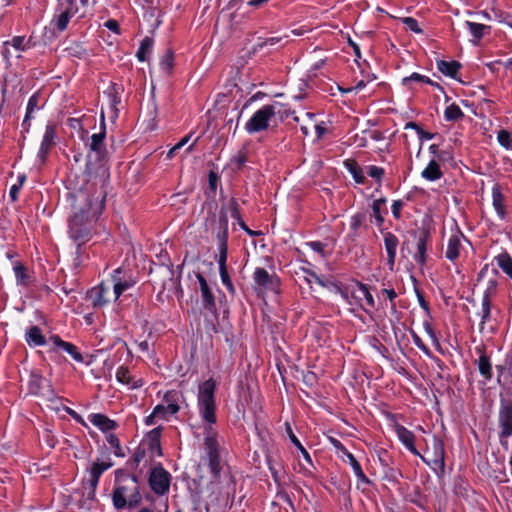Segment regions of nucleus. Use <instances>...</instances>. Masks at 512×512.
Masks as SVG:
<instances>
[{"label": "nucleus", "instance_id": "nucleus-1", "mask_svg": "<svg viewBox=\"0 0 512 512\" xmlns=\"http://www.w3.org/2000/svg\"><path fill=\"white\" fill-rule=\"evenodd\" d=\"M92 185L68 194L73 214L69 219V237L76 244L77 258L82 254V246L95 234V224L105 208L106 191L103 187L91 192Z\"/></svg>", "mask_w": 512, "mask_h": 512}, {"label": "nucleus", "instance_id": "nucleus-2", "mask_svg": "<svg viewBox=\"0 0 512 512\" xmlns=\"http://www.w3.org/2000/svg\"><path fill=\"white\" fill-rule=\"evenodd\" d=\"M110 498L116 511L133 510L139 507L142 503V494L138 476L123 468L116 469Z\"/></svg>", "mask_w": 512, "mask_h": 512}, {"label": "nucleus", "instance_id": "nucleus-3", "mask_svg": "<svg viewBox=\"0 0 512 512\" xmlns=\"http://www.w3.org/2000/svg\"><path fill=\"white\" fill-rule=\"evenodd\" d=\"M101 126L102 131L99 133H94L91 136L84 172L89 177V181L93 177L95 179L99 178L95 184L100 183L101 187H103L104 183L109 177L108 168L106 167L107 149L104 142L106 137V130L103 115L101 117Z\"/></svg>", "mask_w": 512, "mask_h": 512}, {"label": "nucleus", "instance_id": "nucleus-4", "mask_svg": "<svg viewBox=\"0 0 512 512\" xmlns=\"http://www.w3.org/2000/svg\"><path fill=\"white\" fill-rule=\"evenodd\" d=\"M335 292L350 306H355L370 315L375 308V299L370 292L368 285L353 279L351 284L341 286L333 283Z\"/></svg>", "mask_w": 512, "mask_h": 512}, {"label": "nucleus", "instance_id": "nucleus-5", "mask_svg": "<svg viewBox=\"0 0 512 512\" xmlns=\"http://www.w3.org/2000/svg\"><path fill=\"white\" fill-rule=\"evenodd\" d=\"M216 386V381L213 378H209L199 385L197 397L199 414L202 420L209 424H215L217 421L215 401Z\"/></svg>", "mask_w": 512, "mask_h": 512}, {"label": "nucleus", "instance_id": "nucleus-6", "mask_svg": "<svg viewBox=\"0 0 512 512\" xmlns=\"http://www.w3.org/2000/svg\"><path fill=\"white\" fill-rule=\"evenodd\" d=\"M281 107L282 104L279 102L263 105L260 109L255 111L251 118L246 122V132L248 134H255L266 131L276 114L281 113Z\"/></svg>", "mask_w": 512, "mask_h": 512}, {"label": "nucleus", "instance_id": "nucleus-7", "mask_svg": "<svg viewBox=\"0 0 512 512\" xmlns=\"http://www.w3.org/2000/svg\"><path fill=\"white\" fill-rule=\"evenodd\" d=\"M79 12L77 0H57L49 27L54 33L64 32L72 17Z\"/></svg>", "mask_w": 512, "mask_h": 512}, {"label": "nucleus", "instance_id": "nucleus-8", "mask_svg": "<svg viewBox=\"0 0 512 512\" xmlns=\"http://www.w3.org/2000/svg\"><path fill=\"white\" fill-rule=\"evenodd\" d=\"M512 390L507 388L505 393L500 394L498 412V436L500 441L507 440L512 436Z\"/></svg>", "mask_w": 512, "mask_h": 512}, {"label": "nucleus", "instance_id": "nucleus-9", "mask_svg": "<svg viewBox=\"0 0 512 512\" xmlns=\"http://www.w3.org/2000/svg\"><path fill=\"white\" fill-rule=\"evenodd\" d=\"M411 235L416 241V253L413 258L418 265L423 267L427 263V251L428 246L431 245L432 233L429 228L421 227L412 231Z\"/></svg>", "mask_w": 512, "mask_h": 512}, {"label": "nucleus", "instance_id": "nucleus-10", "mask_svg": "<svg viewBox=\"0 0 512 512\" xmlns=\"http://www.w3.org/2000/svg\"><path fill=\"white\" fill-rule=\"evenodd\" d=\"M111 282L113 288V300L117 301L125 291L137 283V280L132 273L123 268H117L113 271Z\"/></svg>", "mask_w": 512, "mask_h": 512}, {"label": "nucleus", "instance_id": "nucleus-11", "mask_svg": "<svg viewBox=\"0 0 512 512\" xmlns=\"http://www.w3.org/2000/svg\"><path fill=\"white\" fill-rule=\"evenodd\" d=\"M171 475L162 466L155 467L149 475V486L157 495H164L169 491Z\"/></svg>", "mask_w": 512, "mask_h": 512}, {"label": "nucleus", "instance_id": "nucleus-12", "mask_svg": "<svg viewBox=\"0 0 512 512\" xmlns=\"http://www.w3.org/2000/svg\"><path fill=\"white\" fill-rule=\"evenodd\" d=\"M112 297L113 294L110 284L104 281L87 292V300L94 309L106 306L111 301Z\"/></svg>", "mask_w": 512, "mask_h": 512}, {"label": "nucleus", "instance_id": "nucleus-13", "mask_svg": "<svg viewBox=\"0 0 512 512\" xmlns=\"http://www.w3.org/2000/svg\"><path fill=\"white\" fill-rule=\"evenodd\" d=\"M196 278L200 286L202 308L212 314L215 318H218L216 297L212 292V289L210 288L206 278L201 273H197Z\"/></svg>", "mask_w": 512, "mask_h": 512}, {"label": "nucleus", "instance_id": "nucleus-14", "mask_svg": "<svg viewBox=\"0 0 512 512\" xmlns=\"http://www.w3.org/2000/svg\"><path fill=\"white\" fill-rule=\"evenodd\" d=\"M204 445L207 451L210 472L215 479L219 478L221 465L217 439L214 436H207Z\"/></svg>", "mask_w": 512, "mask_h": 512}, {"label": "nucleus", "instance_id": "nucleus-15", "mask_svg": "<svg viewBox=\"0 0 512 512\" xmlns=\"http://www.w3.org/2000/svg\"><path fill=\"white\" fill-rule=\"evenodd\" d=\"M56 138V125L52 123L47 124L37 153V159L41 164L46 163L50 151L56 145Z\"/></svg>", "mask_w": 512, "mask_h": 512}, {"label": "nucleus", "instance_id": "nucleus-16", "mask_svg": "<svg viewBox=\"0 0 512 512\" xmlns=\"http://www.w3.org/2000/svg\"><path fill=\"white\" fill-rule=\"evenodd\" d=\"M113 466V462H94L88 470V478L83 479V487L94 495L102 474Z\"/></svg>", "mask_w": 512, "mask_h": 512}, {"label": "nucleus", "instance_id": "nucleus-17", "mask_svg": "<svg viewBox=\"0 0 512 512\" xmlns=\"http://www.w3.org/2000/svg\"><path fill=\"white\" fill-rule=\"evenodd\" d=\"M48 341L53 345L49 352H58L59 350H62L70 355L74 361L78 363H82L84 361L78 347L71 342L64 341L59 335L52 334L48 338Z\"/></svg>", "mask_w": 512, "mask_h": 512}, {"label": "nucleus", "instance_id": "nucleus-18", "mask_svg": "<svg viewBox=\"0 0 512 512\" xmlns=\"http://www.w3.org/2000/svg\"><path fill=\"white\" fill-rule=\"evenodd\" d=\"M253 280L256 285L267 291L278 292L280 287L279 278L271 275L265 268L257 267L253 273Z\"/></svg>", "mask_w": 512, "mask_h": 512}, {"label": "nucleus", "instance_id": "nucleus-19", "mask_svg": "<svg viewBox=\"0 0 512 512\" xmlns=\"http://www.w3.org/2000/svg\"><path fill=\"white\" fill-rule=\"evenodd\" d=\"M465 240L469 242L467 237L463 234L459 227H457V231L455 234H452L447 243V249L445 252V257L451 261L455 262L460 257L461 249L463 248L461 240Z\"/></svg>", "mask_w": 512, "mask_h": 512}, {"label": "nucleus", "instance_id": "nucleus-20", "mask_svg": "<svg viewBox=\"0 0 512 512\" xmlns=\"http://www.w3.org/2000/svg\"><path fill=\"white\" fill-rule=\"evenodd\" d=\"M13 272L17 286L28 288L36 281L34 272L20 261L13 263Z\"/></svg>", "mask_w": 512, "mask_h": 512}, {"label": "nucleus", "instance_id": "nucleus-21", "mask_svg": "<svg viewBox=\"0 0 512 512\" xmlns=\"http://www.w3.org/2000/svg\"><path fill=\"white\" fill-rule=\"evenodd\" d=\"M382 234L385 251L387 253V265L390 270H393L396 262V252L399 245V239L395 234L389 231H383Z\"/></svg>", "mask_w": 512, "mask_h": 512}, {"label": "nucleus", "instance_id": "nucleus-22", "mask_svg": "<svg viewBox=\"0 0 512 512\" xmlns=\"http://www.w3.org/2000/svg\"><path fill=\"white\" fill-rule=\"evenodd\" d=\"M395 432L399 441L405 446V448L415 456H420V452L415 446L416 437L412 431L407 429L405 426L397 424L395 426Z\"/></svg>", "mask_w": 512, "mask_h": 512}, {"label": "nucleus", "instance_id": "nucleus-23", "mask_svg": "<svg viewBox=\"0 0 512 512\" xmlns=\"http://www.w3.org/2000/svg\"><path fill=\"white\" fill-rule=\"evenodd\" d=\"M492 194V206L497 213V216L501 220H505L507 217V211L505 206V196L502 192V187L499 183H495L491 189Z\"/></svg>", "mask_w": 512, "mask_h": 512}, {"label": "nucleus", "instance_id": "nucleus-24", "mask_svg": "<svg viewBox=\"0 0 512 512\" xmlns=\"http://www.w3.org/2000/svg\"><path fill=\"white\" fill-rule=\"evenodd\" d=\"M475 351L479 353V358L476 361L479 373L486 381H490L493 377L490 357L486 354L484 346L475 347Z\"/></svg>", "mask_w": 512, "mask_h": 512}, {"label": "nucleus", "instance_id": "nucleus-25", "mask_svg": "<svg viewBox=\"0 0 512 512\" xmlns=\"http://www.w3.org/2000/svg\"><path fill=\"white\" fill-rule=\"evenodd\" d=\"M497 383L500 386L512 383V352L506 354L504 363L496 365Z\"/></svg>", "mask_w": 512, "mask_h": 512}, {"label": "nucleus", "instance_id": "nucleus-26", "mask_svg": "<svg viewBox=\"0 0 512 512\" xmlns=\"http://www.w3.org/2000/svg\"><path fill=\"white\" fill-rule=\"evenodd\" d=\"M215 224V237L217 241H228V215L225 208H221L218 214V219L214 220Z\"/></svg>", "mask_w": 512, "mask_h": 512}, {"label": "nucleus", "instance_id": "nucleus-27", "mask_svg": "<svg viewBox=\"0 0 512 512\" xmlns=\"http://www.w3.org/2000/svg\"><path fill=\"white\" fill-rule=\"evenodd\" d=\"M24 338L28 346L32 348L44 346L47 344L48 341L46 337L43 335L41 328L37 325H32L28 327L25 330Z\"/></svg>", "mask_w": 512, "mask_h": 512}, {"label": "nucleus", "instance_id": "nucleus-28", "mask_svg": "<svg viewBox=\"0 0 512 512\" xmlns=\"http://www.w3.org/2000/svg\"><path fill=\"white\" fill-rule=\"evenodd\" d=\"M360 229H368L365 212H357L350 217V233L348 236L351 240H356L360 236Z\"/></svg>", "mask_w": 512, "mask_h": 512}, {"label": "nucleus", "instance_id": "nucleus-29", "mask_svg": "<svg viewBox=\"0 0 512 512\" xmlns=\"http://www.w3.org/2000/svg\"><path fill=\"white\" fill-rule=\"evenodd\" d=\"M116 380L121 384L129 385L131 389H139L145 383L142 378L134 379L131 377L129 368L124 365H121L117 368Z\"/></svg>", "mask_w": 512, "mask_h": 512}, {"label": "nucleus", "instance_id": "nucleus-30", "mask_svg": "<svg viewBox=\"0 0 512 512\" xmlns=\"http://www.w3.org/2000/svg\"><path fill=\"white\" fill-rule=\"evenodd\" d=\"M184 399L182 392L177 390H168L163 396V402L166 405L170 415H175L180 411V401Z\"/></svg>", "mask_w": 512, "mask_h": 512}, {"label": "nucleus", "instance_id": "nucleus-31", "mask_svg": "<svg viewBox=\"0 0 512 512\" xmlns=\"http://www.w3.org/2000/svg\"><path fill=\"white\" fill-rule=\"evenodd\" d=\"M436 67L439 72L443 75L450 77L455 80H459L458 73L462 68V64L456 60L446 61V60H437Z\"/></svg>", "mask_w": 512, "mask_h": 512}, {"label": "nucleus", "instance_id": "nucleus-32", "mask_svg": "<svg viewBox=\"0 0 512 512\" xmlns=\"http://www.w3.org/2000/svg\"><path fill=\"white\" fill-rule=\"evenodd\" d=\"M89 421L102 432L115 430L118 424L104 414L93 413L88 416Z\"/></svg>", "mask_w": 512, "mask_h": 512}, {"label": "nucleus", "instance_id": "nucleus-33", "mask_svg": "<svg viewBox=\"0 0 512 512\" xmlns=\"http://www.w3.org/2000/svg\"><path fill=\"white\" fill-rule=\"evenodd\" d=\"M386 198L382 197L376 199L371 204L372 214L371 217L374 218L375 224L379 228L380 232L383 233V224L385 222V218L383 214H387V209L383 207L386 204Z\"/></svg>", "mask_w": 512, "mask_h": 512}, {"label": "nucleus", "instance_id": "nucleus-34", "mask_svg": "<svg viewBox=\"0 0 512 512\" xmlns=\"http://www.w3.org/2000/svg\"><path fill=\"white\" fill-rule=\"evenodd\" d=\"M285 432L287 436L289 437L291 443L299 450L301 455L303 456L304 460L309 464L313 465L312 458L306 448L301 444L300 440L297 438V436L294 434L291 424L286 421L284 423Z\"/></svg>", "mask_w": 512, "mask_h": 512}, {"label": "nucleus", "instance_id": "nucleus-35", "mask_svg": "<svg viewBox=\"0 0 512 512\" xmlns=\"http://www.w3.org/2000/svg\"><path fill=\"white\" fill-rule=\"evenodd\" d=\"M421 177L427 181H437L443 177V172L436 159L430 160L426 168L421 172Z\"/></svg>", "mask_w": 512, "mask_h": 512}, {"label": "nucleus", "instance_id": "nucleus-36", "mask_svg": "<svg viewBox=\"0 0 512 512\" xmlns=\"http://www.w3.org/2000/svg\"><path fill=\"white\" fill-rule=\"evenodd\" d=\"M343 164L357 184H365L366 177L364 176L361 166L355 159H346Z\"/></svg>", "mask_w": 512, "mask_h": 512}, {"label": "nucleus", "instance_id": "nucleus-37", "mask_svg": "<svg viewBox=\"0 0 512 512\" xmlns=\"http://www.w3.org/2000/svg\"><path fill=\"white\" fill-rule=\"evenodd\" d=\"M161 433H162V427L158 426V427L152 429L147 435L149 450L152 453L156 452L159 456L162 455Z\"/></svg>", "mask_w": 512, "mask_h": 512}, {"label": "nucleus", "instance_id": "nucleus-38", "mask_svg": "<svg viewBox=\"0 0 512 512\" xmlns=\"http://www.w3.org/2000/svg\"><path fill=\"white\" fill-rule=\"evenodd\" d=\"M124 91V87L121 84L118 83H111L108 87V90L106 92L111 107L115 110L117 113L118 109L117 106L121 103V96Z\"/></svg>", "mask_w": 512, "mask_h": 512}, {"label": "nucleus", "instance_id": "nucleus-39", "mask_svg": "<svg viewBox=\"0 0 512 512\" xmlns=\"http://www.w3.org/2000/svg\"><path fill=\"white\" fill-rule=\"evenodd\" d=\"M493 276L490 277L486 283V288L483 292V299L493 300L496 297L498 291V276L499 272L497 269H492Z\"/></svg>", "mask_w": 512, "mask_h": 512}, {"label": "nucleus", "instance_id": "nucleus-40", "mask_svg": "<svg viewBox=\"0 0 512 512\" xmlns=\"http://www.w3.org/2000/svg\"><path fill=\"white\" fill-rule=\"evenodd\" d=\"M421 460L428 465L438 476V478H442L445 474V458H426L424 455L420 453Z\"/></svg>", "mask_w": 512, "mask_h": 512}, {"label": "nucleus", "instance_id": "nucleus-41", "mask_svg": "<svg viewBox=\"0 0 512 512\" xmlns=\"http://www.w3.org/2000/svg\"><path fill=\"white\" fill-rule=\"evenodd\" d=\"M154 46L153 38L149 36H145L141 42L140 46L136 52V57L139 62H144L147 60L148 56L152 53Z\"/></svg>", "mask_w": 512, "mask_h": 512}, {"label": "nucleus", "instance_id": "nucleus-42", "mask_svg": "<svg viewBox=\"0 0 512 512\" xmlns=\"http://www.w3.org/2000/svg\"><path fill=\"white\" fill-rule=\"evenodd\" d=\"M494 261H496L498 267L510 278L512 279V257L507 252L504 251L497 256L494 257Z\"/></svg>", "mask_w": 512, "mask_h": 512}, {"label": "nucleus", "instance_id": "nucleus-43", "mask_svg": "<svg viewBox=\"0 0 512 512\" xmlns=\"http://www.w3.org/2000/svg\"><path fill=\"white\" fill-rule=\"evenodd\" d=\"M466 28L469 30L470 34L477 40H481L486 33H489L491 30V26L476 23L472 21L465 22Z\"/></svg>", "mask_w": 512, "mask_h": 512}, {"label": "nucleus", "instance_id": "nucleus-44", "mask_svg": "<svg viewBox=\"0 0 512 512\" xmlns=\"http://www.w3.org/2000/svg\"><path fill=\"white\" fill-rule=\"evenodd\" d=\"M65 51L70 57H74L80 60L86 59L89 56V53L82 42H71L65 48Z\"/></svg>", "mask_w": 512, "mask_h": 512}, {"label": "nucleus", "instance_id": "nucleus-45", "mask_svg": "<svg viewBox=\"0 0 512 512\" xmlns=\"http://www.w3.org/2000/svg\"><path fill=\"white\" fill-rule=\"evenodd\" d=\"M45 378L39 373H31L28 381V391L31 395L40 396L42 395L41 390Z\"/></svg>", "mask_w": 512, "mask_h": 512}, {"label": "nucleus", "instance_id": "nucleus-46", "mask_svg": "<svg viewBox=\"0 0 512 512\" xmlns=\"http://www.w3.org/2000/svg\"><path fill=\"white\" fill-rule=\"evenodd\" d=\"M464 116V112L456 103H451L444 111V118L448 122L461 120Z\"/></svg>", "mask_w": 512, "mask_h": 512}, {"label": "nucleus", "instance_id": "nucleus-47", "mask_svg": "<svg viewBox=\"0 0 512 512\" xmlns=\"http://www.w3.org/2000/svg\"><path fill=\"white\" fill-rule=\"evenodd\" d=\"M218 256L217 263L220 270L227 269V256H228V241H217Z\"/></svg>", "mask_w": 512, "mask_h": 512}, {"label": "nucleus", "instance_id": "nucleus-48", "mask_svg": "<svg viewBox=\"0 0 512 512\" xmlns=\"http://www.w3.org/2000/svg\"><path fill=\"white\" fill-rule=\"evenodd\" d=\"M248 162L247 152L240 150L236 155L230 159V166L233 171L240 172L245 164Z\"/></svg>", "mask_w": 512, "mask_h": 512}, {"label": "nucleus", "instance_id": "nucleus-49", "mask_svg": "<svg viewBox=\"0 0 512 512\" xmlns=\"http://www.w3.org/2000/svg\"><path fill=\"white\" fill-rule=\"evenodd\" d=\"M160 68L166 74H171L174 68V52L172 49H167L165 54L160 59Z\"/></svg>", "mask_w": 512, "mask_h": 512}, {"label": "nucleus", "instance_id": "nucleus-50", "mask_svg": "<svg viewBox=\"0 0 512 512\" xmlns=\"http://www.w3.org/2000/svg\"><path fill=\"white\" fill-rule=\"evenodd\" d=\"M491 307L492 300L483 299L481 303V312L478 313L481 317L480 328L483 329V326L490 321L491 319Z\"/></svg>", "mask_w": 512, "mask_h": 512}, {"label": "nucleus", "instance_id": "nucleus-51", "mask_svg": "<svg viewBox=\"0 0 512 512\" xmlns=\"http://www.w3.org/2000/svg\"><path fill=\"white\" fill-rule=\"evenodd\" d=\"M390 460L388 452L386 450H382L379 455V461L381 466L385 469L386 477L389 478V480H396V477L394 476L395 470L390 466Z\"/></svg>", "mask_w": 512, "mask_h": 512}, {"label": "nucleus", "instance_id": "nucleus-52", "mask_svg": "<svg viewBox=\"0 0 512 512\" xmlns=\"http://www.w3.org/2000/svg\"><path fill=\"white\" fill-rule=\"evenodd\" d=\"M430 458H445L446 451L444 442L437 436L433 437Z\"/></svg>", "mask_w": 512, "mask_h": 512}, {"label": "nucleus", "instance_id": "nucleus-53", "mask_svg": "<svg viewBox=\"0 0 512 512\" xmlns=\"http://www.w3.org/2000/svg\"><path fill=\"white\" fill-rule=\"evenodd\" d=\"M398 294L393 288H383L379 294L378 299L380 300L381 297H385L390 302V310L391 312H396V298Z\"/></svg>", "mask_w": 512, "mask_h": 512}, {"label": "nucleus", "instance_id": "nucleus-54", "mask_svg": "<svg viewBox=\"0 0 512 512\" xmlns=\"http://www.w3.org/2000/svg\"><path fill=\"white\" fill-rule=\"evenodd\" d=\"M282 40V37H270V38H262L258 37L257 42L253 46V52H258L262 50L265 46H274L278 43H280Z\"/></svg>", "mask_w": 512, "mask_h": 512}, {"label": "nucleus", "instance_id": "nucleus-55", "mask_svg": "<svg viewBox=\"0 0 512 512\" xmlns=\"http://www.w3.org/2000/svg\"><path fill=\"white\" fill-rule=\"evenodd\" d=\"M145 457L146 449L142 446H138L132 458L127 461V465H129L132 469H136L139 466V464L145 459Z\"/></svg>", "mask_w": 512, "mask_h": 512}, {"label": "nucleus", "instance_id": "nucleus-56", "mask_svg": "<svg viewBox=\"0 0 512 512\" xmlns=\"http://www.w3.org/2000/svg\"><path fill=\"white\" fill-rule=\"evenodd\" d=\"M108 444L114 449L113 453L116 457H124L125 453L121 447L120 441L116 434L109 433L106 437Z\"/></svg>", "mask_w": 512, "mask_h": 512}, {"label": "nucleus", "instance_id": "nucleus-57", "mask_svg": "<svg viewBox=\"0 0 512 512\" xmlns=\"http://www.w3.org/2000/svg\"><path fill=\"white\" fill-rule=\"evenodd\" d=\"M40 96L38 93H34L30 96L27 107H26V113L27 118H34L33 113L35 110H39L42 108V106L39 105Z\"/></svg>", "mask_w": 512, "mask_h": 512}, {"label": "nucleus", "instance_id": "nucleus-58", "mask_svg": "<svg viewBox=\"0 0 512 512\" xmlns=\"http://www.w3.org/2000/svg\"><path fill=\"white\" fill-rule=\"evenodd\" d=\"M497 141L505 149H510L512 143L510 132L505 129L499 130L497 133Z\"/></svg>", "mask_w": 512, "mask_h": 512}, {"label": "nucleus", "instance_id": "nucleus-59", "mask_svg": "<svg viewBox=\"0 0 512 512\" xmlns=\"http://www.w3.org/2000/svg\"><path fill=\"white\" fill-rule=\"evenodd\" d=\"M367 174L371 178L375 179L378 182L379 186H381L382 178L385 174L384 168L375 165H370L367 167Z\"/></svg>", "mask_w": 512, "mask_h": 512}, {"label": "nucleus", "instance_id": "nucleus-60", "mask_svg": "<svg viewBox=\"0 0 512 512\" xmlns=\"http://www.w3.org/2000/svg\"><path fill=\"white\" fill-rule=\"evenodd\" d=\"M229 211H230L231 217L237 221L238 225L241 223V221H244L241 216L240 206L238 204V201H237V199H235L233 197L229 200Z\"/></svg>", "mask_w": 512, "mask_h": 512}, {"label": "nucleus", "instance_id": "nucleus-61", "mask_svg": "<svg viewBox=\"0 0 512 512\" xmlns=\"http://www.w3.org/2000/svg\"><path fill=\"white\" fill-rule=\"evenodd\" d=\"M219 274H220V279H221L222 284L226 287L227 291L230 294L234 295L236 293V290H235V287H234V285L232 283V280L230 278L228 270L227 269L220 270Z\"/></svg>", "mask_w": 512, "mask_h": 512}, {"label": "nucleus", "instance_id": "nucleus-62", "mask_svg": "<svg viewBox=\"0 0 512 512\" xmlns=\"http://www.w3.org/2000/svg\"><path fill=\"white\" fill-rule=\"evenodd\" d=\"M421 80H423V75L420 74V73L414 72L410 76L404 77L402 79V85L405 88H407L409 90H412V89H414L413 83L414 82H419L420 83Z\"/></svg>", "mask_w": 512, "mask_h": 512}, {"label": "nucleus", "instance_id": "nucleus-63", "mask_svg": "<svg viewBox=\"0 0 512 512\" xmlns=\"http://www.w3.org/2000/svg\"><path fill=\"white\" fill-rule=\"evenodd\" d=\"M406 28L416 34H422L423 30L420 28L418 21L413 17H405L402 19Z\"/></svg>", "mask_w": 512, "mask_h": 512}, {"label": "nucleus", "instance_id": "nucleus-64", "mask_svg": "<svg viewBox=\"0 0 512 512\" xmlns=\"http://www.w3.org/2000/svg\"><path fill=\"white\" fill-rule=\"evenodd\" d=\"M220 177L217 172L210 170L208 173V189L215 194L217 191Z\"/></svg>", "mask_w": 512, "mask_h": 512}]
</instances>
